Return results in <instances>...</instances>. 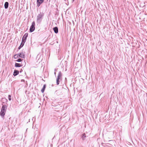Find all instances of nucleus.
<instances>
[{"label": "nucleus", "mask_w": 147, "mask_h": 147, "mask_svg": "<svg viewBox=\"0 0 147 147\" xmlns=\"http://www.w3.org/2000/svg\"><path fill=\"white\" fill-rule=\"evenodd\" d=\"M44 16V14L42 12H40L38 15L36 17V22L37 23L40 24L41 23Z\"/></svg>", "instance_id": "obj_1"}, {"label": "nucleus", "mask_w": 147, "mask_h": 147, "mask_svg": "<svg viewBox=\"0 0 147 147\" xmlns=\"http://www.w3.org/2000/svg\"><path fill=\"white\" fill-rule=\"evenodd\" d=\"M73 0V1H74V0Z\"/></svg>", "instance_id": "obj_26"}, {"label": "nucleus", "mask_w": 147, "mask_h": 147, "mask_svg": "<svg viewBox=\"0 0 147 147\" xmlns=\"http://www.w3.org/2000/svg\"><path fill=\"white\" fill-rule=\"evenodd\" d=\"M11 96L10 95H8V99L10 101L11 100Z\"/></svg>", "instance_id": "obj_17"}, {"label": "nucleus", "mask_w": 147, "mask_h": 147, "mask_svg": "<svg viewBox=\"0 0 147 147\" xmlns=\"http://www.w3.org/2000/svg\"><path fill=\"white\" fill-rule=\"evenodd\" d=\"M53 30L55 33H58V28L57 27H55L53 28Z\"/></svg>", "instance_id": "obj_9"}, {"label": "nucleus", "mask_w": 147, "mask_h": 147, "mask_svg": "<svg viewBox=\"0 0 147 147\" xmlns=\"http://www.w3.org/2000/svg\"><path fill=\"white\" fill-rule=\"evenodd\" d=\"M44 2V0H37V5L39 7L40 5Z\"/></svg>", "instance_id": "obj_6"}, {"label": "nucleus", "mask_w": 147, "mask_h": 147, "mask_svg": "<svg viewBox=\"0 0 147 147\" xmlns=\"http://www.w3.org/2000/svg\"><path fill=\"white\" fill-rule=\"evenodd\" d=\"M24 81H25V80H22V81L24 82Z\"/></svg>", "instance_id": "obj_19"}, {"label": "nucleus", "mask_w": 147, "mask_h": 147, "mask_svg": "<svg viewBox=\"0 0 147 147\" xmlns=\"http://www.w3.org/2000/svg\"><path fill=\"white\" fill-rule=\"evenodd\" d=\"M22 61V60L21 59H19L16 61L18 62H20Z\"/></svg>", "instance_id": "obj_18"}, {"label": "nucleus", "mask_w": 147, "mask_h": 147, "mask_svg": "<svg viewBox=\"0 0 147 147\" xmlns=\"http://www.w3.org/2000/svg\"><path fill=\"white\" fill-rule=\"evenodd\" d=\"M62 76V74L61 71H59V72L58 75L57 77V78L59 79H60L61 78Z\"/></svg>", "instance_id": "obj_8"}, {"label": "nucleus", "mask_w": 147, "mask_h": 147, "mask_svg": "<svg viewBox=\"0 0 147 147\" xmlns=\"http://www.w3.org/2000/svg\"><path fill=\"white\" fill-rule=\"evenodd\" d=\"M22 66L21 64L18 63H16L15 64V66L16 67H20Z\"/></svg>", "instance_id": "obj_14"}, {"label": "nucleus", "mask_w": 147, "mask_h": 147, "mask_svg": "<svg viewBox=\"0 0 147 147\" xmlns=\"http://www.w3.org/2000/svg\"><path fill=\"white\" fill-rule=\"evenodd\" d=\"M5 100L7 102V99H5Z\"/></svg>", "instance_id": "obj_20"}, {"label": "nucleus", "mask_w": 147, "mask_h": 147, "mask_svg": "<svg viewBox=\"0 0 147 147\" xmlns=\"http://www.w3.org/2000/svg\"><path fill=\"white\" fill-rule=\"evenodd\" d=\"M5 113V112L1 110L0 113V115L2 117H4Z\"/></svg>", "instance_id": "obj_11"}, {"label": "nucleus", "mask_w": 147, "mask_h": 147, "mask_svg": "<svg viewBox=\"0 0 147 147\" xmlns=\"http://www.w3.org/2000/svg\"><path fill=\"white\" fill-rule=\"evenodd\" d=\"M15 56H17V57H19L23 58H25L24 55L22 52L20 53L17 55H15L14 56V58H16L15 57Z\"/></svg>", "instance_id": "obj_3"}, {"label": "nucleus", "mask_w": 147, "mask_h": 147, "mask_svg": "<svg viewBox=\"0 0 147 147\" xmlns=\"http://www.w3.org/2000/svg\"><path fill=\"white\" fill-rule=\"evenodd\" d=\"M57 69H55V71H57Z\"/></svg>", "instance_id": "obj_21"}, {"label": "nucleus", "mask_w": 147, "mask_h": 147, "mask_svg": "<svg viewBox=\"0 0 147 147\" xmlns=\"http://www.w3.org/2000/svg\"><path fill=\"white\" fill-rule=\"evenodd\" d=\"M35 22H33L32 23V25L30 26V32H33L35 30Z\"/></svg>", "instance_id": "obj_2"}, {"label": "nucleus", "mask_w": 147, "mask_h": 147, "mask_svg": "<svg viewBox=\"0 0 147 147\" xmlns=\"http://www.w3.org/2000/svg\"><path fill=\"white\" fill-rule=\"evenodd\" d=\"M87 134V133L86 132V133H84L82 135L81 137L83 140H85L86 138L88 137V136L86 135Z\"/></svg>", "instance_id": "obj_5"}, {"label": "nucleus", "mask_w": 147, "mask_h": 147, "mask_svg": "<svg viewBox=\"0 0 147 147\" xmlns=\"http://www.w3.org/2000/svg\"><path fill=\"white\" fill-rule=\"evenodd\" d=\"M21 49V48H20V47H19L18 48V49L19 50L20 49Z\"/></svg>", "instance_id": "obj_22"}, {"label": "nucleus", "mask_w": 147, "mask_h": 147, "mask_svg": "<svg viewBox=\"0 0 147 147\" xmlns=\"http://www.w3.org/2000/svg\"><path fill=\"white\" fill-rule=\"evenodd\" d=\"M46 85L45 84H44V85H43V87L42 88V89L41 90V92H42V93H43L44 92V91H45V89L46 88Z\"/></svg>", "instance_id": "obj_13"}, {"label": "nucleus", "mask_w": 147, "mask_h": 147, "mask_svg": "<svg viewBox=\"0 0 147 147\" xmlns=\"http://www.w3.org/2000/svg\"><path fill=\"white\" fill-rule=\"evenodd\" d=\"M7 106L5 105H3V106L2 107V108L1 109V110L6 112V110L7 109Z\"/></svg>", "instance_id": "obj_7"}, {"label": "nucleus", "mask_w": 147, "mask_h": 147, "mask_svg": "<svg viewBox=\"0 0 147 147\" xmlns=\"http://www.w3.org/2000/svg\"><path fill=\"white\" fill-rule=\"evenodd\" d=\"M54 74L55 75H56V72H54Z\"/></svg>", "instance_id": "obj_23"}, {"label": "nucleus", "mask_w": 147, "mask_h": 147, "mask_svg": "<svg viewBox=\"0 0 147 147\" xmlns=\"http://www.w3.org/2000/svg\"><path fill=\"white\" fill-rule=\"evenodd\" d=\"M19 47H20V48H21L22 47H21V46H20V45Z\"/></svg>", "instance_id": "obj_24"}, {"label": "nucleus", "mask_w": 147, "mask_h": 147, "mask_svg": "<svg viewBox=\"0 0 147 147\" xmlns=\"http://www.w3.org/2000/svg\"><path fill=\"white\" fill-rule=\"evenodd\" d=\"M28 33H26L24 34V35L22 38V41L24 42H25L27 38L28 37Z\"/></svg>", "instance_id": "obj_4"}, {"label": "nucleus", "mask_w": 147, "mask_h": 147, "mask_svg": "<svg viewBox=\"0 0 147 147\" xmlns=\"http://www.w3.org/2000/svg\"><path fill=\"white\" fill-rule=\"evenodd\" d=\"M9 5L8 3L7 2H5L4 4V7L5 9H7L8 8Z\"/></svg>", "instance_id": "obj_12"}, {"label": "nucleus", "mask_w": 147, "mask_h": 147, "mask_svg": "<svg viewBox=\"0 0 147 147\" xmlns=\"http://www.w3.org/2000/svg\"><path fill=\"white\" fill-rule=\"evenodd\" d=\"M59 79L57 78L56 80V83L57 85H59Z\"/></svg>", "instance_id": "obj_15"}, {"label": "nucleus", "mask_w": 147, "mask_h": 147, "mask_svg": "<svg viewBox=\"0 0 147 147\" xmlns=\"http://www.w3.org/2000/svg\"><path fill=\"white\" fill-rule=\"evenodd\" d=\"M15 57H16V58H17V56H15Z\"/></svg>", "instance_id": "obj_25"}, {"label": "nucleus", "mask_w": 147, "mask_h": 147, "mask_svg": "<svg viewBox=\"0 0 147 147\" xmlns=\"http://www.w3.org/2000/svg\"><path fill=\"white\" fill-rule=\"evenodd\" d=\"M25 42H24L22 41V42L21 43V44L20 45V46H21V47H23V46H24V44Z\"/></svg>", "instance_id": "obj_16"}, {"label": "nucleus", "mask_w": 147, "mask_h": 147, "mask_svg": "<svg viewBox=\"0 0 147 147\" xmlns=\"http://www.w3.org/2000/svg\"><path fill=\"white\" fill-rule=\"evenodd\" d=\"M19 73V72L17 70H15L13 73V75L15 76L18 75Z\"/></svg>", "instance_id": "obj_10"}]
</instances>
